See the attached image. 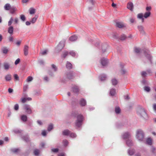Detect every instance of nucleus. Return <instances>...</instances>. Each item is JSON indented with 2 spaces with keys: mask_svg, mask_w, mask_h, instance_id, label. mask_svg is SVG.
Instances as JSON below:
<instances>
[{
  "mask_svg": "<svg viewBox=\"0 0 156 156\" xmlns=\"http://www.w3.org/2000/svg\"><path fill=\"white\" fill-rule=\"evenodd\" d=\"M151 14V13L150 11L146 12L144 15V17L145 18H147L150 16Z\"/></svg>",
  "mask_w": 156,
  "mask_h": 156,
  "instance_id": "31",
  "label": "nucleus"
},
{
  "mask_svg": "<svg viewBox=\"0 0 156 156\" xmlns=\"http://www.w3.org/2000/svg\"><path fill=\"white\" fill-rule=\"evenodd\" d=\"M23 108L26 112L27 114H30L32 113V108L30 105L25 104L24 105Z\"/></svg>",
  "mask_w": 156,
  "mask_h": 156,
  "instance_id": "7",
  "label": "nucleus"
},
{
  "mask_svg": "<svg viewBox=\"0 0 156 156\" xmlns=\"http://www.w3.org/2000/svg\"><path fill=\"white\" fill-rule=\"evenodd\" d=\"M153 108L154 111H156V103H154L153 104Z\"/></svg>",
  "mask_w": 156,
  "mask_h": 156,
  "instance_id": "64",
  "label": "nucleus"
},
{
  "mask_svg": "<svg viewBox=\"0 0 156 156\" xmlns=\"http://www.w3.org/2000/svg\"><path fill=\"white\" fill-rule=\"evenodd\" d=\"M41 134L44 136H46L47 134L46 131L45 130H42L41 133Z\"/></svg>",
  "mask_w": 156,
  "mask_h": 156,
  "instance_id": "61",
  "label": "nucleus"
},
{
  "mask_svg": "<svg viewBox=\"0 0 156 156\" xmlns=\"http://www.w3.org/2000/svg\"><path fill=\"white\" fill-rule=\"evenodd\" d=\"M70 133V131L68 129L65 130L62 132V134L64 136H69Z\"/></svg>",
  "mask_w": 156,
  "mask_h": 156,
  "instance_id": "27",
  "label": "nucleus"
},
{
  "mask_svg": "<svg viewBox=\"0 0 156 156\" xmlns=\"http://www.w3.org/2000/svg\"><path fill=\"white\" fill-rule=\"evenodd\" d=\"M13 131L16 133H21V131L18 129H16L13 130Z\"/></svg>",
  "mask_w": 156,
  "mask_h": 156,
  "instance_id": "57",
  "label": "nucleus"
},
{
  "mask_svg": "<svg viewBox=\"0 0 156 156\" xmlns=\"http://www.w3.org/2000/svg\"><path fill=\"white\" fill-rule=\"evenodd\" d=\"M65 41H60L55 48V52L56 53L61 51L64 46Z\"/></svg>",
  "mask_w": 156,
  "mask_h": 156,
  "instance_id": "6",
  "label": "nucleus"
},
{
  "mask_svg": "<svg viewBox=\"0 0 156 156\" xmlns=\"http://www.w3.org/2000/svg\"><path fill=\"white\" fill-rule=\"evenodd\" d=\"M38 16L37 15H35L34 17L32 18L31 20L30 21V22L33 23H34L36 21L37 19L38 18Z\"/></svg>",
  "mask_w": 156,
  "mask_h": 156,
  "instance_id": "34",
  "label": "nucleus"
},
{
  "mask_svg": "<svg viewBox=\"0 0 156 156\" xmlns=\"http://www.w3.org/2000/svg\"><path fill=\"white\" fill-rule=\"evenodd\" d=\"M20 59L19 58H17L15 62V64L16 65L18 64L20 62Z\"/></svg>",
  "mask_w": 156,
  "mask_h": 156,
  "instance_id": "59",
  "label": "nucleus"
},
{
  "mask_svg": "<svg viewBox=\"0 0 156 156\" xmlns=\"http://www.w3.org/2000/svg\"><path fill=\"white\" fill-rule=\"evenodd\" d=\"M116 26L119 28L124 27L126 26L125 24L121 22H117L116 23Z\"/></svg>",
  "mask_w": 156,
  "mask_h": 156,
  "instance_id": "11",
  "label": "nucleus"
},
{
  "mask_svg": "<svg viewBox=\"0 0 156 156\" xmlns=\"http://www.w3.org/2000/svg\"><path fill=\"white\" fill-rule=\"evenodd\" d=\"M69 136L70 137L72 138H75L76 136V133H71L69 134Z\"/></svg>",
  "mask_w": 156,
  "mask_h": 156,
  "instance_id": "47",
  "label": "nucleus"
},
{
  "mask_svg": "<svg viewBox=\"0 0 156 156\" xmlns=\"http://www.w3.org/2000/svg\"><path fill=\"white\" fill-rule=\"evenodd\" d=\"M126 144L128 147H131L133 145L132 140L131 139H128L126 141Z\"/></svg>",
  "mask_w": 156,
  "mask_h": 156,
  "instance_id": "20",
  "label": "nucleus"
},
{
  "mask_svg": "<svg viewBox=\"0 0 156 156\" xmlns=\"http://www.w3.org/2000/svg\"><path fill=\"white\" fill-rule=\"evenodd\" d=\"M146 143L149 145L152 144V140L150 138H148L147 139L146 141Z\"/></svg>",
  "mask_w": 156,
  "mask_h": 156,
  "instance_id": "38",
  "label": "nucleus"
},
{
  "mask_svg": "<svg viewBox=\"0 0 156 156\" xmlns=\"http://www.w3.org/2000/svg\"><path fill=\"white\" fill-rule=\"evenodd\" d=\"M144 133L142 130H138L136 133V137L140 141H143L144 139Z\"/></svg>",
  "mask_w": 156,
  "mask_h": 156,
  "instance_id": "4",
  "label": "nucleus"
},
{
  "mask_svg": "<svg viewBox=\"0 0 156 156\" xmlns=\"http://www.w3.org/2000/svg\"><path fill=\"white\" fill-rule=\"evenodd\" d=\"M66 67L68 69H70L72 68V65L69 62H67L66 64Z\"/></svg>",
  "mask_w": 156,
  "mask_h": 156,
  "instance_id": "39",
  "label": "nucleus"
},
{
  "mask_svg": "<svg viewBox=\"0 0 156 156\" xmlns=\"http://www.w3.org/2000/svg\"><path fill=\"white\" fill-rule=\"evenodd\" d=\"M13 20V17H11L9 21L8 22V25L9 26H11V25L12 23V21Z\"/></svg>",
  "mask_w": 156,
  "mask_h": 156,
  "instance_id": "48",
  "label": "nucleus"
},
{
  "mask_svg": "<svg viewBox=\"0 0 156 156\" xmlns=\"http://www.w3.org/2000/svg\"><path fill=\"white\" fill-rule=\"evenodd\" d=\"M29 47L28 46L25 45L23 49L24 54L25 55L27 56L28 54V49Z\"/></svg>",
  "mask_w": 156,
  "mask_h": 156,
  "instance_id": "13",
  "label": "nucleus"
},
{
  "mask_svg": "<svg viewBox=\"0 0 156 156\" xmlns=\"http://www.w3.org/2000/svg\"><path fill=\"white\" fill-rule=\"evenodd\" d=\"M51 67L54 72H56L57 70V67L54 64H52L51 65Z\"/></svg>",
  "mask_w": 156,
  "mask_h": 156,
  "instance_id": "50",
  "label": "nucleus"
},
{
  "mask_svg": "<svg viewBox=\"0 0 156 156\" xmlns=\"http://www.w3.org/2000/svg\"><path fill=\"white\" fill-rule=\"evenodd\" d=\"M141 83L143 85H146L148 84V81L144 79L142 80Z\"/></svg>",
  "mask_w": 156,
  "mask_h": 156,
  "instance_id": "45",
  "label": "nucleus"
},
{
  "mask_svg": "<svg viewBox=\"0 0 156 156\" xmlns=\"http://www.w3.org/2000/svg\"><path fill=\"white\" fill-rule=\"evenodd\" d=\"M111 83L112 85L115 86L117 84L118 81L117 79L114 78L112 79Z\"/></svg>",
  "mask_w": 156,
  "mask_h": 156,
  "instance_id": "26",
  "label": "nucleus"
},
{
  "mask_svg": "<svg viewBox=\"0 0 156 156\" xmlns=\"http://www.w3.org/2000/svg\"><path fill=\"white\" fill-rule=\"evenodd\" d=\"M58 156H66V154L64 152L59 153L58 155Z\"/></svg>",
  "mask_w": 156,
  "mask_h": 156,
  "instance_id": "63",
  "label": "nucleus"
},
{
  "mask_svg": "<svg viewBox=\"0 0 156 156\" xmlns=\"http://www.w3.org/2000/svg\"><path fill=\"white\" fill-rule=\"evenodd\" d=\"M137 113L141 118L144 120H147L148 119V115L144 108H139L137 111Z\"/></svg>",
  "mask_w": 156,
  "mask_h": 156,
  "instance_id": "2",
  "label": "nucleus"
},
{
  "mask_svg": "<svg viewBox=\"0 0 156 156\" xmlns=\"http://www.w3.org/2000/svg\"><path fill=\"white\" fill-rule=\"evenodd\" d=\"M10 64L8 62H5L4 63L3 66L4 69L5 70H8L10 68Z\"/></svg>",
  "mask_w": 156,
  "mask_h": 156,
  "instance_id": "21",
  "label": "nucleus"
},
{
  "mask_svg": "<svg viewBox=\"0 0 156 156\" xmlns=\"http://www.w3.org/2000/svg\"><path fill=\"white\" fill-rule=\"evenodd\" d=\"M144 90L145 91L149 92L151 90L150 88L147 86H145L144 87Z\"/></svg>",
  "mask_w": 156,
  "mask_h": 156,
  "instance_id": "41",
  "label": "nucleus"
},
{
  "mask_svg": "<svg viewBox=\"0 0 156 156\" xmlns=\"http://www.w3.org/2000/svg\"><path fill=\"white\" fill-rule=\"evenodd\" d=\"M10 151L13 153L17 154L20 151L19 148H12L10 149Z\"/></svg>",
  "mask_w": 156,
  "mask_h": 156,
  "instance_id": "16",
  "label": "nucleus"
},
{
  "mask_svg": "<svg viewBox=\"0 0 156 156\" xmlns=\"http://www.w3.org/2000/svg\"><path fill=\"white\" fill-rule=\"evenodd\" d=\"M5 78L6 81H10L12 79V76L10 74H8L5 75Z\"/></svg>",
  "mask_w": 156,
  "mask_h": 156,
  "instance_id": "18",
  "label": "nucleus"
},
{
  "mask_svg": "<svg viewBox=\"0 0 156 156\" xmlns=\"http://www.w3.org/2000/svg\"><path fill=\"white\" fill-rule=\"evenodd\" d=\"M137 28L140 33L142 34H145V32L144 30V27L142 25H139L137 26Z\"/></svg>",
  "mask_w": 156,
  "mask_h": 156,
  "instance_id": "10",
  "label": "nucleus"
},
{
  "mask_svg": "<svg viewBox=\"0 0 156 156\" xmlns=\"http://www.w3.org/2000/svg\"><path fill=\"white\" fill-rule=\"evenodd\" d=\"M19 108V106L18 104H16L14 106V109L15 110H18Z\"/></svg>",
  "mask_w": 156,
  "mask_h": 156,
  "instance_id": "58",
  "label": "nucleus"
},
{
  "mask_svg": "<svg viewBox=\"0 0 156 156\" xmlns=\"http://www.w3.org/2000/svg\"><path fill=\"white\" fill-rule=\"evenodd\" d=\"M69 52L67 51L64 52L62 55V57L65 58L68 55Z\"/></svg>",
  "mask_w": 156,
  "mask_h": 156,
  "instance_id": "51",
  "label": "nucleus"
},
{
  "mask_svg": "<svg viewBox=\"0 0 156 156\" xmlns=\"http://www.w3.org/2000/svg\"><path fill=\"white\" fill-rule=\"evenodd\" d=\"M72 90L74 92L77 93L79 91V87L76 85H74L72 87Z\"/></svg>",
  "mask_w": 156,
  "mask_h": 156,
  "instance_id": "14",
  "label": "nucleus"
},
{
  "mask_svg": "<svg viewBox=\"0 0 156 156\" xmlns=\"http://www.w3.org/2000/svg\"><path fill=\"white\" fill-rule=\"evenodd\" d=\"M67 77L69 79H71L72 78L73 75L72 73L70 72H68L66 75Z\"/></svg>",
  "mask_w": 156,
  "mask_h": 156,
  "instance_id": "36",
  "label": "nucleus"
},
{
  "mask_svg": "<svg viewBox=\"0 0 156 156\" xmlns=\"http://www.w3.org/2000/svg\"><path fill=\"white\" fill-rule=\"evenodd\" d=\"M141 76L143 77H145L147 75L151 76L152 75V72L150 69H148L146 71H143L140 73Z\"/></svg>",
  "mask_w": 156,
  "mask_h": 156,
  "instance_id": "5",
  "label": "nucleus"
},
{
  "mask_svg": "<svg viewBox=\"0 0 156 156\" xmlns=\"http://www.w3.org/2000/svg\"><path fill=\"white\" fill-rule=\"evenodd\" d=\"M33 80V78L31 76H29L27 77V82H30L32 81Z\"/></svg>",
  "mask_w": 156,
  "mask_h": 156,
  "instance_id": "52",
  "label": "nucleus"
},
{
  "mask_svg": "<svg viewBox=\"0 0 156 156\" xmlns=\"http://www.w3.org/2000/svg\"><path fill=\"white\" fill-rule=\"evenodd\" d=\"M4 8L5 10H9L11 8V5L9 3H7L4 6Z\"/></svg>",
  "mask_w": 156,
  "mask_h": 156,
  "instance_id": "30",
  "label": "nucleus"
},
{
  "mask_svg": "<svg viewBox=\"0 0 156 156\" xmlns=\"http://www.w3.org/2000/svg\"><path fill=\"white\" fill-rule=\"evenodd\" d=\"M22 139L23 140L27 142H28L29 140V137L27 135L22 136Z\"/></svg>",
  "mask_w": 156,
  "mask_h": 156,
  "instance_id": "29",
  "label": "nucleus"
},
{
  "mask_svg": "<svg viewBox=\"0 0 156 156\" xmlns=\"http://www.w3.org/2000/svg\"><path fill=\"white\" fill-rule=\"evenodd\" d=\"M77 36L76 35H73L71 36L69 38V40L72 42L76 41L77 39Z\"/></svg>",
  "mask_w": 156,
  "mask_h": 156,
  "instance_id": "15",
  "label": "nucleus"
},
{
  "mask_svg": "<svg viewBox=\"0 0 156 156\" xmlns=\"http://www.w3.org/2000/svg\"><path fill=\"white\" fill-rule=\"evenodd\" d=\"M137 18L138 19H140L144 17V15L142 13H140L137 14Z\"/></svg>",
  "mask_w": 156,
  "mask_h": 156,
  "instance_id": "42",
  "label": "nucleus"
},
{
  "mask_svg": "<svg viewBox=\"0 0 156 156\" xmlns=\"http://www.w3.org/2000/svg\"><path fill=\"white\" fill-rule=\"evenodd\" d=\"M15 79L16 80H19V77L16 74H15L13 75Z\"/></svg>",
  "mask_w": 156,
  "mask_h": 156,
  "instance_id": "60",
  "label": "nucleus"
},
{
  "mask_svg": "<svg viewBox=\"0 0 156 156\" xmlns=\"http://www.w3.org/2000/svg\"><path fill=\"white\" fill-rule=\"evenodd\" d=\"M72 115L74 117L76 116L77 120L76 122V125L78 127H80L82 124L83 120V116L81 114H78L76 112H73L72 114Z\"/></svg>",
  "mask_w": 156,
  "mask_h": 156,
  "instance_id": "1",
  "label": "nucleus"
},
{
  "mask_svg": "<svg viewBox=\"0 0 156 156\" xmlns=\"http://www.w3.org/2000/svg\"><path fill=\"white\" fill-rule=\"evenodd\" d=\"M127 8L131 11H132L133 9V5L131 2H129L127 5Z\"/></svg>",
  "mask_w": 156,
  "mask_h": 156,
  "instance_id": "12",
  "label": "nucleus"
},
{
  "mask_svg": "<svg viewBox=\"0 0 156 156\" xmlns=\"http://www.w3.org/2000/svg\"><path fill=\"white\" fill-rule=\"evenodd\" d=\"M51 150L52 151L55 153L57 152L58 151V149L57 148H52Z\"/></svg>",
  "mask_w": 156,
  "mask_h": 156,
  "instance_id": "56",
  "label": "nucleus"
},
{
  "mask_svg": "<svg viewBox=\"0 0 156 156\" xmlns=\"http://www.w3.org/2000/svg\"><path fill=\"white\" fill-rule=\"evenodd\" d=\"M20 19L23 22L25 21L26 19V17L24 15L22 14L20 16Z\"/></svg>",
  "mask_w": 156,
  "mask_h": 156,
  "instance_id": "43",
  "label": "nucleus"
},
{
  "mask_svg": "<svg viewBox=\"0 0 156 156\" xmlns=\"http://www.w3.org/2000/svg\"><path fill=\"white\" fill-rule=\"evenodd\" d=\"M115 111L116 114H118L120 112L121 110L119 107H116L115 108Z\"/></svg>",
  "mask_w": 156,
  "mask_h": 156,
  "instance_id": "33",
  "label": "nucleus"
},
{
  "mask_svg": "<svg viewBox=\"0 0 156 156\" xmlns=\"http://www.w3.org/2000/svg\"><path fill=\"white\" fill-rule=\"evenodd\" d=\"M126 36L125 35L123 34L121 35V36L120 37V40H124L126 38Z\"/></svg>",
  "mask_w": 156,
  "mask_h": 156,
  "instance_id": "54",
  "label": "nucleus"
},
{
  "mask_svg": "<svg viewBox=\"0 0 156 156\" xmlns=\"http://www.w3.org/2000/svg\"><path fill=\"white\" fill-rule=\"evenodd\" d=\"M20 119L23 122H25L27 120V117L26 115H23L21 116Z\"/></svg>",
  "mask_w": 156,
  "mask_h": 156,
  "instance_id": "24",
  "label": "nucleus"
},
{
  "mask_svg": "<svg viewBox=\"0 0 156 156\" xmlns=\"http://www.w3.org/2000/svg\"><path fill=\"white\" fill-rule=\"evenodd\" d=\"M80 104L81 106H85L86 104V100L83 98L81 99L80 101Z\"/></svg>",
  "mask_w": 156,
  "mask_h": 156,
  "instance_id": "17",
  "label": "nucleus"
},
{
  "mask_svg": "<svg viewBox=\"0 0 156 156\" xmlns=\"http://www.w3.org/2000/svg\"><path fill=\"white\" fill-rule=\"evenodd\" d=\"M145 56L149 61L150 64L152 65L153 63V56L150 53V51L148 49L144 48L143 49Z\"/></svg>",
  "mask_w": 156,
  "mask_h": 156,
  "instance_id": "3",
  "label": "nucleus"
},
{
  "mask_svg": "<svg viewBox=\"0 0 156 156\" xmlns=\"http://www.w3.org/2000/svg\"><path fill=\"white\" fill-rule=\"evenodd\" d=\"M13 27L12 26H10L8 28V32L11 35L13 34Z\"/></svg>",
  "mask_w": 156,
  "mask_h": 156,
  "instance_id": "22",
  "label": "nucleus"
},
{
  "mask_svg": "<svg viewBox=\"0 0 156 156\" xmlns=\"http://www.w3.org/2000/svg\"><path fill=\"white\" fill-rule=\"evenodd\" d=\"M62 142L63 145L65 147H66L69 143L68 141L66 140H63Z\"/></svg>",
  "mask_w": 156,
  "mask_h": 156,
  "instance_id": "46",
  "label": "nucleus"
},
{
  "mask_svg": "<svg viewBox=\"0 0 156 156\" xmlns=\"http://www.w3.org/2000/svg\"><path fill=\"white\" fill-rule=\"evenodd\" d=\"M126 72V70L125 69H121V73L122 74H124Z\"/></svg>",
  "mask_w": 156,
  "mask_h": 156,
  "instance_id": "62",
  "label": "nucleus"
},
{
  "mask_svg": "<svg viewBox=\"0 0 156 156\" xmlns=\"http://www.w3.org/2000/svg\"><path fill=\"white\" fill-rule=\"evenodd\" d=\"M134 51L136 53H138L140 52V49L139 48L136 47L134 48Z\"/></svg>",
  "mask_w": 156,
  "mask_h": 156,
  "instance_id": "53",
  "label": "nucleus"
},
{
  "mask_svg": "<svg viewBox=\"0 0 156 156\" xmlns=\"http://www.w3.org/2000/svg\"><path fill=\"white\" fill-rule=\"evenodd\" d=\"M28 85L26 84L23 87V95L25 94V92L27 91V89H28Z\"/></svg>",
  "mask_w": 156,
  "mask_h": 156,
  "instance_id": "35",
  "label": "nucleus"
},
{
  "mask_svg": "<svg viewBox=\"0 0 156 156\" xmlns=\"http://www.w3.org/2000/svg\"><path fill=\"white\" fill-rule=\"evenodd\" d=\"M69 54L73 57H75L76 55V54L74 51H71L69 52Z\"/></svg>",
  "mask_w": 156,
  "mask_h": 156,
  "instance_id": "44",
  "label": "nucleus"
},
{
  "mask_svg": "<svg viewBox=\"0 0 156 156\" xmlns=\"http://www.w3.org/2000/svg\"><path fill=\"white\" fill-rule=\"evenodd\" d=\"M108 63L107 60L106 58H102L101 59V63L103 67L105 66Z\"/></svg>",
  "mask_w": 156,
  "mask_h": 156,
  "instance_id": "9",
  "label": "nucleus"
},
{
  "mask_svg": "<svg viewBox=\"0 0 156 156\" xmlns=\"http://www.w3.org/2000/svg\"><path fill=\"white\" fill-rule=\"evenodd\" d=\"M115 89L114 88H111L110 91V94L111 96H114L115 94Z\"/></svg>",
  "mask_w": 156,
  "mask_h": 156,
  "instance_id": "25",
  "label": "nucleus"
},
{
  "mask_svg": "<svg viewBox=\"0 0 156 156\" xmlns=\"http://www.w3.org/2000/svg\"><path fill=\"white\" fill-rule=\"evenodd\" d=\"M108 46V45L106 44L105 43L103 44L102 46V51L104 52L106 51Z\"/></svg>",
  "mask_w": 156,
  "mask_h": 156,
  "instance_id": "23",
  "label": "nucleus"
},
{
  "mask_svg": "<svg viewBox=\"0 0 156 156\" xmlns=\"http://www.w3.org/2000/svg\"><path fill=\"white\" fill-rule=\"evenodd\" d=\"M40 152V150L37 149H36L34 150V154L35 155L38 156L39 155Z\"/></svg>",
  "mask_w": 156,
  "mask_h": 156,
  "instance_id": "32",
  "label": "nucleus"
},
{
  "mask_svg": "<svg viewBox=\"0 0 156 156\" xmlns=\"http://www.w3.org/2000/svg\"><path fill=\"white\" fill-rule=\"evenodd\" d=\"M2 50L3 53L6 54L7 53L8 50L6 47H4L2 48Z\"/></svg>",
  "mask_w": 156,
  "mask_h": 156,
  "instance_id": "37",
  "label": "nucleus"
},
{
  "mask_svg": "<svg viewBox=\"0 0 156 156\" xmlns=\"http://www.w3.org/2000/svg\"><path fill=\"white\" fill-rule=\"evenodd\" d=\"M128 154L129 155H132L135 153V150L133 149L130 148L128 151Z\"/></svg>",
  "mask_w": 156,
  "mask_h": 156,
  "instance_id": "28",
  "label": "nucleus"
},
{
  "mask_svg": "<svg viewBox=\"0 0 156 156\" xmlns=\"http://www.w3.org/2000/svg\"><path fill=\"white\" fill-rule=\"evenodd\" d=\"M29 12L30 14H33L35 13V10L33 8H30L29 10Z\"/></svg>",
  "mask_w": 156,
  "mask_h": 156,
  "instance_id": "40",
  "label": "nucleus"
},
{
  "mask_svg": "<svg viewBox=\"0 0 156 156\" xmlns=\"http://www.w3.org/2000/svg\"><path fill=\"white\" fill-rule=\"evenodd\" d=\"M53 125L52 124H50L48 126V131H50L53 129Z\"/></svg>",
  "mask_w": 156,
  "mask_h": 156,
  "instance_id": "49",
  "label": "nucleus"
},
{
  "mask_svg": "<svg viewBox=\"0 0 156 156\" xmlns=\"http://www.w3.org/2000/svg\"><path fill=\"white\" fill-rule=\"evenodd\" d=\"M44 80L46 82H48L49 80V78L47 76H45L44 77Z\"/></svg>",
  "mask_w": 156,
  "mask_h": 156,
  "instance_id": "55",
  "label": "nucleus"
},
{
  "mask_svg": "<svg viewBox=\"0 0 156 156\" xmlns=\"http://www.w3.org/2000/svg\"><path fill=\"white\" fill-rule=\"evenodd\" d=\"M99 78L101 81H103L106 79V76L105 74H101L99 76Z\"/></svg>",
  "mask_w": 156,
  "mask_h": 156,
  "instance_id": "19",
  "label": "nucleus"
},
{
  "mask_svg": "<svg viewBox=\"0 0 156 156\" xmlns=\"http://www.w3.org/2000/svg\"><path fill=\"white\" fill-rule=\"evenodd\" d=\"M131 136V134L128 132H126L124 133L122 135V138L124 140L129 138Z\"/></svg>",
  "mask_w": 156,
  "mask_h": 156,
  "instance_id": "8",
  "label": "nucleus"
}]
</instances>
